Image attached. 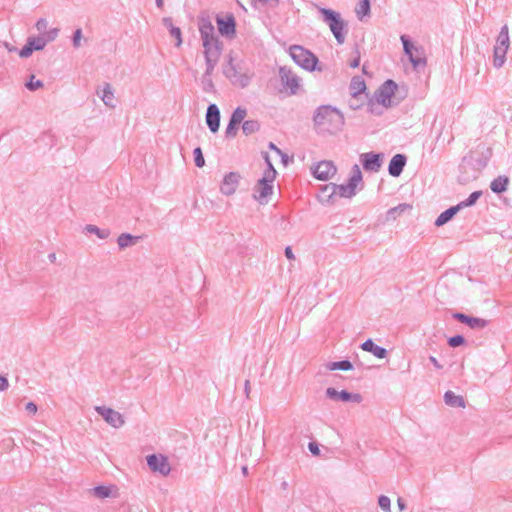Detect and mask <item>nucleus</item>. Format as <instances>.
Segmentation results:
<instances>
[{
	"mask_svg": "<svg viewBox=\"0 0 512 512\" xmlns=\"http://www.w3.org/2000/svg\"><path fill=\"white\" fill-rule=\"evenodd\" d=\"M202 89L206 93H216V88L212 80V76L202 75L201 77Z\"/></svg>",
	"mask_w": 512,
	"mask_h": 512,
	"instance_id": "nucleus-45",
	"label": "nucleus"
},
{
	"mask_svg": "<svg viewBox=\"0 0 512 512\" xmlns=\"http://www.w3.org/2000/svg\"><path fill=\"white\" fill-rule=\"evenodd\" d=\"M34 50L32 49V45L29 44V42L26 40V43L25 45L21 48V49H18V55L21 57V58H29L32 54H33Z\"/></svg>",
	"mask_w": 512,
	"mask_h": 512,
	"instance_id": "nucleus-50",
	"label": "nucleus"
},
{
	"mask_svg": "<svg viewBox=\"0 0 512 512\" xmlns=\"http://www.w3.org/2000/svg\"><path fill=\"white\" fill-rule=\"evenodd\" d=\"M312 122L318 135H337L344 128L345 117L336 106L324 104L315 109Z\"/></svg>",
	"mask_w": 512,
	"mask_h": 512,
	"instance_id": "nucleus-1",
	"label": "nucleus"
},
{
	"mask_svg": "<svg viewBox=\"0 0 512 512\" xmlns=\"http://www.w3.org/2000/svg\"><path fill=\"white\" fill-rule=\"evenodd\" d=\"M146 462L149 469L154 473L167 476L171 471V466L165 455L155 453L147 455Z\"/></svg>",
	"mask_w": 512,
	"mask_h": 512,
	"instance_id": "nucleus-15",
	"label": "nucleus"
},
{
	"mask_svg": "<svg viewBox=\"0 0 512 512\" xmlns=\"http://www.w3.org/2000/svg\"><path fill=\"white\" fill-rule=\"evenodd\" d=\"M117 487L115 485H97L92 488V493L99 499L117 496Z\"/></svg>",
	"mask_w": 512,
	"mask_h": 512,
	"instance_id": "nucleus-27",
	"label": "nucleus"
},
{
	"mask_svg": "<svg viewBox=\"0 0 512 512\" xmlns=\"http://www.w3.org/2000/svg\"><path fill=\"white\" fill-rule=\"evenodd\" d=\"M241 175L239 172L231 171L224 175L220 184V192L225 196L233 195L239 186Z\"/></svg>",
	"mask_w": 512,
	"mask_h": 512,
	"instance_id": "nucleus-20",
	"label": "nucleus"
},
{
	"mask_svg": "<svg viewBox=\"0 0 512 512\" xmlns=\"http://www.w3.org/2000/svg\"><path fill=\"white\" fill-rule=\"evenodd\" d=\"M325 396L330 400L343 403H361L363 400V397L360 393L350 392L346 389L338 391L334 387H328L325 391Z\"/></svg>",
	"mask_w": 512,
	"mask_h": 512,
	"instance_id": "nucleus-14",
	"label": "nucleus"
},
{
	"mask_svg": "<svg viewBox=\"0 0 512 512\" xmlns=\"http://www.w3.org/2000/svg\"><path fill=\"white\" fill-rule=\"evenodd\" d=\"M355 53H356V57L354 59H352L349 63V66L353 69L358 68L360 65L361 56H360V51H359L358 46L355 47Z\"/></svg>",
	"mask_w": 512,
	"mask_h": 512,
	"instance_id": "nucleus-56",
	"label": "nucleus"
},
{
	"mask_svg": "<svg viewBox=\"0 0 512 512\" xmlns=\"http://www.w3.org/2000/svg\"><path fill=\"white\" fill-rule=\"evenodd\" d=\"M444 402L446 405L454 408H465L466 401L461 395H456L453 391L448 390L444 393Z\"/></svg>",
	"mask_w": 512,
	"mask_h": 512,
	"instance_id": "nucleus-29",
	"label": "nucleus"
},
{
	"mask_svg": "<svg viewBox=\"0 0 512 512\" xmlns=\"http://www.w3.org/2000/svg\"><path fill=\"white\" fill-rule=\"evenodd\" d=\"M335 183H327L318 187L316 197L318 201L324 205H333L336 200Z\"/></svg>",
	"mask_w": 512,
	"mask_h": 512,
	"instance_id": "nucleus-21",
	"label": "nucleus"
},
{
	"mask_svg": "<svg viewBox=\"0 0 512 512\" xmlns=\"http://www.w3.org/2000/svg\"><path fill=\"white\" fill-rule=\"evenodd\" d=\"M246 115H247V109L244 107L238 106L232 112V114L230 116V120L240 125L241 123H243L245 121L244 118L246 117Z\"/></svg>",
	"mask_w": 512,
	"mask_h": 512,
	"instance_id": "nucleus-41",
	"label": "nucleus"
},
{
	"mask_svg": "<svg viewBox=\"0 0 512 512\" xmlns=\"http://www.w3.org/2000/svg\"><path fill=\"white\" fill-rule=\"evenodd\" d=\"M397 505H398V508H399V510H400V511L405 510V509H406V507H407V506H406V503H405V501H404V499H403V498H401V497H399V498L397 499Z\"/></svg>",
	"mask_w": 512,
	"mask_h": 512,
	"instance_id": "nucleus-64",
	"label": "nucleus"
},
{
	"mask_svg": "<svg viewBox=\"0 0 512 512\" xmlns=\"http://www.w3.org/2000/svg\"><path fill=\"white\" fill-rule=\"evenodd\" d=\"M198 29L200 32L202 46L204 48V57L221 56L223 43L215 33L214 25L209 15L202 13L198 17Z\"/></svg>",
	"mask_w": 512,
	"mask_h": 512,
	"instance_id": "nucleus-2",
	"label": "nucleus"
},
{
	"mask_svg": "<svg viewBox=\"0 0 512 512\" xmlns=\"http://www.w3.org/2000/svg\"><path fill=\"white\" fill-rule=\"evenodd\" d=\"M378 506L384 511V512H391V500L386 495H380L378 497Z\"/></svg>",
	"mask_w": 512,
	"mask_h": 512,
	"instance_id": "nucleus-49",
	"label": "nucleus"
},
{
	"mask_svg": "<svg viewBox=\"0 0 512 512\" xmlns=\"http://www.w3.org/2000/svg\"><path fill=\"white\" fill-rule=\"evenodd\" d=\"M451 317L473 330H481L489 324V321L486 319L468 315L459 311L452 312Z\"/></svg>",
	"mask_w": 512,
	"mask_h": 512,
	"instance_id": "nucleus-18",
	"label": "nucleus"
},
{
	"mask_svg": "<svg viewBox=\"0 0 512 512\" xmlns=\"http://www.w3.org/2000/svg\"><path fill=\"white\" fill-rule=\"evenodd\" d=\"M397 89L398 84L393 79H387L375 90L372 98L376 100L378 105L390 108L392 106V97Z\"/></svg>",
	"mask_w": 512,
	"mask_h": 512,
	"instance_id": "nucleus-9",
	"label": "nucleus"
},
{
	"mask_svg": "<svg viewBox=\"0 0 512 512\" xmlns=\"http://www.w3.org/2000/svg\"><path fill=\"white\" fill-rule=\"evenodd\" d=\"M82 38H83L82 29L77 28L76 30H74L72 37H71L72 45L74 48H79L81 46Z\"/></svg>",
	"mask_w": 512,
	"mask_h": 512,
	"instance_id": "nucleus-51",
	"label": "nucleus"
},
{
	"mask_svg": "<svg viewBox=\"0 0 512 512\" xmlns=\"http://www.w3.org/2000/svg\"><path fill=\"white\" fill-rule=\"evenodd\" d=\"M27 41L30 45H32V49L35 51H41L46 46V41L44 40V37L40 35L37 36H30L27 38Z\"/></svg>",
	"mask_w": 512,
	"mask_h": 512,
	"instance_id": "nucleus-39",
	"label": "nucleus"
},
{
	"mask_svg": "<svg viewBox=\"0 0 512 512\" xmlns=\"http://www.w3.org/2000/svg\"><path fill=\"white\" fill-rule=\"evenodd\" d=\"M509 182L510 180L508 176L500 175L491 181L490 189L495 194H502L507 191Z\"/></svg>",
	"mask_w": 512,
	"mask_h": 512,
	"instance_id": "nucleus-30",
	"label": "nucleus"
},
{
	"mask_svg": "<svg viewBox=\"0 0 512 512\" xmlns=\"http://www.w3.org/2000/svg\"><path fill=\"white\" fill-rule=\"evenodd\" d=\"M384 154L381 152H367L360 155V163L366 172H378L383 164Z\"/></svg>",
	"mask_w": 512,
	"mask_h": 512,
	"instance_id": "nucleus-16",
	"label": "nucleus"
},
{
	"mask_svg": "<svg viewBox=\"0 0 512 512\" xmlns=\"http://www.w3.org/2000/svg\"><path fill=\"white\" fill-rule=\"evenodd\" d=\"M482 194L481 190L474 191L465 200L459 202L458 205L461 206V209L474 206Z\"/></svg>",
	"mask_w": 512,
	"mask_h": 512,
	"instance_id": "nucleus-38",
	"label": "nucleus"
},
{
	"mask_svg": "<svg viewBox=\"0 0 512 512\" xmlns=\"http://www.w3.org/2000/svg\"><path fill=\"white\" fill-rule=\"evenodd\" d=\"M193 156H194L195 166L198 168H202L205 165V159H204L202 149L200 147H196L193 150Z\"/></svg>",
	"mask_w": 512,
	"mask_h": 512,
	"instance_id": "nucleus-47",
	"label": "nucleus"
},
{
	"mask_svg": "<svg viewBox=\"0 0 512 512\" xmlns=\"http://www.w3.org/2000/svg\"><path fill=\"white\" fill-rule=\"evenodd\" d=\"M371 13L370 0H359L356 14L359 20H362L365 16H369Z\"/></svg>",
	"mask_w": 512,
	"mask_h": 512,
	"instance_id": "nucleus-36",
	"label": "nucleus"
},
{
	"mask_svg": "<svg viewBox=\"0 0 512 512\" xmlns=\"http://www.w3.org/2000/svg\"><path fill=\"white\" fill-rule=\"evenodd\" d=\"M25 410L27 411L28 414L34 415L38 410L37 404L34 403L33 401H29L25 405Z\"/></svg>",
	"mask_w": 512,
	"mask_h": 512,
	"instance_id": "nucleus-58",
	"label": "nucleus"
},
{
	"mask_svg": "<svg viewBox=\"0 0 512 512\" xmlns=\"http://www.w3.org/2000/svg\"><path fill=\"white\" fill-rule=\"evenodd\" d=\"M360 348L366 352L371 353L378 359L386 358L388 355V350L384 347L375 344V342L371 338H368L366 341H364L360 345Z\"/></svg>",
	"mask_w": 512,
	"mask_h": 512,
	"instance_id": "nucleus-25",
	"label": "nucleus"
},
{
	"mask_svg": "<svg viewBox=\"0 0 512 512\" xmlns=\"http://www.w3.org/2000/svg\"><path fill=\"white\" fill-rule=\"evenodd\" d=\"M162 23L169 30L170 35L176 40L175 46L180 47L183 43L181 29L173 24L171 17H164Z\"/></svg>",
	"mask_w": 512,
	"mask_h": 512,
	"instance_id": "nucleus-28",
	"label": "nucleus"
},
{
	"mask_svg": "<svg viewBox=\"0 0 512 512\" xmlns=\"http://www.w3.org/2000/svg\"><path fill=\"white\" fill-rule=\"evenodd\" d=\"M410 210H412V205L407 204V203H400L399 205H397V206H395L393 208H390L386 212V221L387 222L394 221L400 215H402L406 211H410Z\"/></svg>",
	"mask_w": 512,
	"mask_h": 512,
	"instance_id": "nucleus-31",
	"label": "nucleus"
},
{
	"mask_svg": "<svg viewBox=\"0 0 512 512\" xmlns=\"http://www.w3.org/2000/svg\"><path fill=\"white\" fill-rule=\"evenodd\" d=\"M318 12L321 14L323 22L329 26L337 44L342 45L348 34V22L341 17L338 11L331 8L318 7Z\"/></svg>",
	"mask_w": 512,
	"mask_h": 512,
	"instance_id": "nucleus-4",
	"label": "nucleus"
},
{
	"mask_svg": "<svg viewBox=\"0 0 512 512\" xmlns=\"http://www.w3.org/2000/svg\"><path fill=\"white\" fill-rule=\"evenodd\" d=\"M275 177L263 175L254 186L253 198L260 204H267L269 196L273 193Z\"/></svg>",
	"mask_w": 512,
	"mask_h": 512,
	"instance_id": "nucleus-12",
	"label": "nucleus"
},
{
	"mask_svg": "<svg viewBox=\"0 0 512 512\" xmlns=\"http://www.w3.org/2000/svg\"><path fill=\"white\" fill-rule=\"evenodd\" d=\"M44 86V83L42 80L36 79L35 75L31 74L29 76V79L25 83V87L29 91H36Z\"/></svg>",
	"mask_w": 512,
	"mask_h": 512,
	"instance_id": "nucleus-46",
	"label": "nucleus"
},
{
	"mask_svg": "<svg viewBox=\"0 0 512 512\" xmlns=\"http://www.w3.org/2000/svg\"><path fill=\"white\" fill-rule=\"evenodd\" d=\"M9 387V381L6 376L0 375V391H5Z\"/></svg>",
	"mask_w": 512,
	"mask_h": 512,
	"instance_id": "nucleus-59",
	"label": "nucleus"
},
{
	"mask_svg": "<svg viewBox=\"0 0 512 512\" xmlns=\"http://www.w3.org/2000/svg\"><path fill=\"white\" fill-rule=\"evenodd\" d=\"M95 410L100 416H102L105 422L114 428H120L125 423L123 415L112 408L106 406H96Z\"/></svg>",
	"mask_w": 512,
	"mask_h": 512,
	"instance_id": "nucleus-19",
	"label": "nucleus"
},
{
	"mask_svg": "<svg viewBox=\"0 0 512 512\" xmlns=\"http://www.w3.org/2000/svg\"><path fill=\"white\" fill-rule=\"evenodd\" d=\"M350 95L352 98H361L364 94L368 98L367 86L365 80L361 76H353L349 85Z\"/></svg>",
	"mask_w": 512,
	"mask_h": 512,
	"instance_id": "nucleus-24",
	"label": "nucleus"
},
{
	"mask_svg": "<svg viewBox=\"0 0 512 512\" xmlns=\"http://www.w3.org/2000/svg\"><path fill=\"white\" fill-rule=\"evenodd\" d=\"M224 75L231 81L233 85H238L245 88L250 84V77L247 74L239 73L236 66L233 64V59L230 57L228 64L223 69Z\"/></svg>",
	"mask_w": 512,
	"mask_h": 512,
	"instance_id": "nucleus-17",
	"label": "nucleus"
},
{
	"mask_svg": "<svg viewBox=\"0 0 512 512\" xmlns=\"http://www.w3.org/2000/svg\"><path fill=\"white\" fill-rule=\"evenodd\" d=\"M257 2L269 8H276L278 7L280 0H252L251 4L256 8Z\"/></svg>",
	"mask_w": 512,
	"mask_h": 512,
	"instance_id": "nucleus-53",
	"label": "nucleus"
},
{
	"mask_svg": "<svg viewBox=\"0 0 512 512\" xmlns=\"http://www.w3.org/2000/svg\"><path fill=\"white\" fill-rule=\"evenodd\" d=\"M48 22L45 18H39L35 24L36 29L39 32L44 33L47 29Z\"/></svg>",
	"mask_w": 512,
	"mask_h": 512,
	"instance_id": "nucleus-57",
	"label": "nucleus"
},
{
	"mask_svg": "<svg viewBox=\"0 0 512 512\" xmlns=\"http://www.w3.org/2000/svg\"><path fill=\"white\" fill-rule=\"evenodd\" d=\"M216 24L219 34L228 39L232 40L236 37L237 34V23L234 15L232 13H227L225 15L216 14Z\"/></svg>",
	"mask_w": 512,
	"mask_h": 512,
	"instance_id": "nucleus-10",
	"label": "nucleus"
},
{
	"mask_svg": "<svg viewBox=\"0 0 512 512\" xmlns=\"http://www.w3.org/2000/svg\"><path fill=\"white\" fill-rule=\"evenodd\" d=\"M429 361L437 370H441L443 368V366L439 363L436 357L429 356Z\"/></svg>",
	"mask_w": 512,
	"mask_h": 512,
	"instance_id": "nucleus-61",
	"label": "nucleus"
},
{
	"mask_svg": "<svg viewBox=\"0 0 512 512\" xmlns=\"http://www.w3.org/2000/svg\"><path fill=\"white\" fill-rule=\"evenodd\" d=\"M279 77L281 80L283 90L287 93V95H296L300 88L301 78L297 76L291 70V68H288L286 66H281L279 68Z\"/></svg>",
	"mask_w": 512,
	"mask_h": 512,
	"instance_id": "nucleus-11",
	"label": "nucleus"
},
{
	"mask_svg": "<svg viewBox=\"0 0 512 512\" xmlns=\"http://www.w3.org/2000/svg\"><path fill=\"white\" fill-rule=\"evenodd\" d=\"M509 44L510 39L508 26L504 25L500 29L493 50V66L495 68L499 69L504 65Z\"/></svg>",
	"mask_w": 512,
	"mask_h": 512,
	"instance_id": "nucleus-8",
	"label": "nucleus"
},
{
	"mask_svg": "<svg viewBox=\"0 0 512 512\" xmlns=\"http://www.w3.org/2000/svg\"><path fill=\"white\" fill-rule=\"evenodd\" d=\"M407 163V156L402 153L395 154L389 161L388 173L392 177H399Z\"/></svg>",
	"mask_w": 512,
	"mask_h": 512,
	"instance_id": "nucleus-23",
	"label": "nucleus"
},
{
	"mask_svg": "<svg viewBox=\"0 0 512 512\" xmlns=\"http://www.w3.org/2000/svg\"><path fill=\"white\" fill-rule=\"evenodd\" d=\"M97 95L100 96L101 100L104 102V104L108 107H114L113 99H114V91L109 83H105L102 94H100L99 91H97Z\"/></svg>",
	"mask_w": 512,
	"mask_h": 512,
	"instance_id": "nucleus-34",
	"label": "nucleus"
},
{
	"mask_svg": "<svg viewBox=\"0 0 512 512\" xmlns=\"http://www.w3.org/2000/svg\"><path fill=\"white\" fill-rule=\"evenodd\" d=\"M447 344L451 348H457L460 346H466L467 340L463 335L456 334V335L448 337Z\"/></svg>",
	"mask_w": 512,
	"mask_h": 512,
	"instance_id": "nucleus-42",
	"label": "nucleus"
},
{
	"mask_svg": "<svg viewBox=\"0 0 512 512\" xmlns=\"http://www.w3.org/2000/svg\"><path fill=\"white\" fill-rule=\"evenodd\" d=\"M140 239L139 236H134L130 233H122L117 238V244L120 249H125L129 246L135 245L138 240Z\"/></svg>",
	"mask_w": 512,
	"mask_h": 512,
	"instance_id": "nucleus-32",
	"label": "nucleus"
},
{
	"mask_svg": "<svg viewBox=\"0 0 512 512\" xmlns=\"http://www.w3.org/2000/svg\"><path fill=\"white\" fill-rule=\"evenodd\" d=\"M403 45L404 54L407 56L412 68L415 71H420L427 66V57L425 48L421 45L416 46L412 42L410 36L403 34L400 36Z\"/></svg>",
	"mask_w": 512,
	"mask_h": 512,
	"instance_id": "nucleus-6",
	"label": "nucleus"
},
{
	"mask_svg": "<svg viewBox=\"0 0 512 512\" xmlns=\"http://www.w3.org/2000/svg\"><path fill=\"white\" fill-rule=\"evenodd\" d=\"M84 230L88 233L95 234L99 239H107L110 235L109 229H101L96 225L87 224Z\"/></svg>",
	"mask_w": 512,
	"mask_h": 512,
	"instance_id": "nucleus-37",
	"label": "nucleus"
},
{
	"mask_svg": "<svg viewBox=\"0 0 512 512\" xmlns=\"http://www.w3.org/2000/svg\"><path fill=\"white\" fill-rule=\"evenodd\" d=\"M358 185H360V190L364 186L363 174L360 167L357 164H354L351 168V174L347 179V182L339 185L335 184L336 195L340 198L350 199L356 195Z\"/></svg>",
	"mask_w": 512,
	"mask_h": 512,
	"instance_id": "nucleus-7",
	"label": "nucleus"
},
{
	"mask_svg": "<svg viewBox=\"0 0 512 512\" xmlns=\"http://www.w3.org/2000/svg\"><path fill=\"white\" fill-rule=\"evenodd\" d=\"M239 126H240L239 124H237L229 119L228 125L225 129V136L227 138H234L237 135Z\"/></svg>",
	"mask_w": 512,
	"mask_h": 512,
	"instance_id": "nucleus-48",
	"label": "nucleus"
},
{
	"mask_svg": "<svg viewBox=\"0 0 512 512\" xmlns=\"http://www.w3.org/2000/svg\"><path fill=\"white\" fill-rule=\"evenodd\" d=\"M337 173V167L331 160H321L311 167V174L321 181H328Z\"/></svg>",
	"mask_w": 512,
	"mask_h": 512,
	"instance_id": "nucleus-13",
	"label": "nucleus"
},
{
	"mask_svg": "<svg viewBox=\"0 0 512 512\" xmlns=\"http://www.w3.org/2000/svg\"><path fill=\"white\" fill-rule=\"evenodd\" d=\"M279 156L281 157V162L286 166L289 162L292 161V158L289 157L286 153H284L283 151L281 152V154H279Z\"/></svg>",
	"mask_w": 512,
	"mask_h": 512,
	"instance_id": "nucleus-62",
	"label": "nucleus"
},
{
	"mask_svg": "<svg viewBox=\"0 0 512 512\" xmlns=\"http://www.w3.org/2000/svg\"><path fill=\"white\" fill-rule=\"evenodd\" d=\"M206 124L211 133H217L220 127V109L214 103H210L206 110Z\"/></svg>",
	"mask_w": 512,
	"mask_h": 512,
	"instance_id": "nucleus-22",
	"label": "nucleus"
},
{
	"mask_svg": "<svg viewBox=\"0 0 512 512\" xmlns=\"http://www.w3.org/2000/svg\"><path fill=\"white\" fill-rule=\"evenodd\" d=\"M326 368L330 371L342 370L349 371L354 368L352 362L349 359H343L340 361H331L326 364Z\"/></svg>",
	"mask_w": 512,
	"mask_h": 512,
	"instance_id": "nucleus-33",
	"label": "nucleus"
},
{
	"mask_svg": "<svg viewBox=\"0 0 512 512\" xmlns=\"http://www.w3.org/2000/svg\"><path fill=\"white\" fill-rule=\"evenodd\" d=\"M58 33H59L58 28H51L49 31H45L44 33H42L41 36L44 37V40L46 41V44H47L49 42L54 41L57 38Z\"/></svg>",
	"mask_w": 512,
	"mask_h": 512,
	"instance_id": "nucleus-52",
	"label": "nucleus"
},
{
	"mask_svg": "<svg viewBox=\"0 0 512 512\" xmlns=\"http://www.w3.org/2000/svg\"><path fill=\"white\" fill-rule=\"evenodd\" d=\"M3 46L8 50V52H18L17 47L11 45L9 42H3Z\"/></svg>",
	"mask_w": 512,
	"mask_h": 512,
	"instance_id": "nucleus-63",
	"label": "nucleus"
},
{
	"mask_svg": "<svg viewBox=\"0 0 512 512\" xmlns=\"http://www.w3.org/2000/svg\"><path fill=\"white\" fill-rule=\"evenodd\" d=\"M308 449L310 451V453L313 455V456H319L320 455V447H319V444L315 441H311L308 443Z\"/></svg>",
	"mask_w": 512,
	"mask_h": 512,
	"instance_id": "nucleus-55",
	"label": "nucleus"
},
{
	"mask_svg": "<svg viewBox=\"0 0 512 512\" xmlns=\"http://www.w3.org/2000/svg\"><path fill=\"white\" fill-rule=\"evenodd\" d=\"M260 130V123L258 120L248 119L242 123V132L244 135L249 136Z\"/></svg>",
	"mask_w": 512,
	"mask_h": 512,
	"instance_id": "nucleus-35",
	"label": "nucleus"
},
{
	"mask_svg": "<svg viewBox=\"0 0 512 512\" xmlns=\"http://www.w3.org/2000/svg\"><path fill=\"white\" fill-rule=\"evenodd\" d=\"M489 155L482 154L476 158L473 152L467 153L462 157L459 164V174L457 176V182L461 185H465L478 178L479 173L487 166L489 162Z\"/></svg>",
	"mask_w": 512,
	"mask_h": 512,
	"instance_id": "nucleus-3",
	"label": "nucleus"
},
{
	"mask_svg": "<svg viewBox=\"0 0 512 512\" xmlns=\"http://www.w3.org/2000/svg\"><path fill=\"white\" fill-rule=\"evenodd\" d=\"M205 58L206 69L203 73L205 76H212L216 65L219 62L220 56H207Z\"/></svg>",
	"mask_w": 512,
	"mask_h": 512,
	"instance_id": "nucleus-40",
	"label": "nucleus"
},
{
	"mask_svg": "<svg viewBox=\"0 0 512 512\" xmlns=\"http://www.w3.org/2000/svg\"><path fill=\"white\" fill-rule=\"evenodd\" d=\"M460 210L462 209L461 206H459L458 204L450 206L449 208L440 213V215L436 218L434 225L436 227H441L445 225L446 223L451 221Z\"/></svg>",
	"mask_w": 512,
	"mask_h": 512,
	"instance_id": "nucleus-26",
	"label": "nucleus"
},
{
	"mask_svg": "<svg viewBox=\"0 0 512 512\" xmlns=\"http://www.w3.org/2000/svg\"><path fill=\"white\" fill-rule=\"evenodd\" d=\"M262 157L266 164V169L264 170L263 175H267V176L276 178L277 171L270 160V156H269L268 152H262Z\"/></svg>",
	"mask_w": 512,
	"mask_h": 512,
	"instance_id": "nucleus-43",
	"label": "nucleus"
},
{
	"mask_svg": "<svg viewBox=\"0 0 512 512\" xmlns=\"http://www.w3.org/2000/svg\"><path fill=\"white\" fill-rule=\"evenodd\" d=\"M284 254H285L286 258L289 259V260H294L295 259V256H294V253L292 251L291 246H286L285 247Z\"/></svg>",
	"mask_w": 512,
	"mask_h": 512,
	"instance_id": "nucleus-60",
	"label": "nucleus"
},
{
	"mask_svg": "<svg viewBox=\"0 0 512 512\" xmlns=\"http://www.w3.org/2000/svg\"><path fill=\"white\" fill-rule=\"evenodd\" d=\"M289 54L294 63L306 71H322L318 57L303 46L292 45L289 48Z\"/></svg>",
	"mask_w": 512,
	"mask_h": 512,
	"instance_id": "nucleus-5",
	"label": "nucleus"
},
{
	"mask_svg": "<svg viewBox=\"0 0 512 512\" xmlns=\"http://www.w3.org/2000/svg\"><path fill=\"white\" fill-rule=\"evenodd\" d=\"M365 99L367 100L366 106H367L368 113H370L372 115H376V116H380L383 114V110L379 107L376 100H374L372 97H370V98L368 97Z\"/></svg>",
	"mask_w": 512,
	"mask_h": 512,
	"instance_id": "nucleus-44",
	"label": "nucleus"
},
{
	"mask_svg": "<svg viewBox=\"0 0 512 512\" xmlns=\"http://www.w3.org/2000/svg\"><path fill=\"white\" fill-rule=\"evenodd\" d=\"M364 105V99H361V98H358V99H355V98H352L349 100V107L352 109V110H358L360 109L362 106Z\"/></svg>",
	"mask_w": 512,
	"mask_h": 512,
	"instance_id": "nucleus-54",
	"label": "nucleus"
}]
</instances>
